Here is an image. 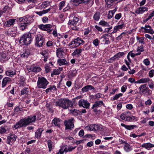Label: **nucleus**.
<instances>
[{
	"label": "nucleus",
	"instance_id": "nucleus-33",
	"mask_svg": "<svg viewBox=\"0 0 154 154\" xmlns=\"http://www.w3.org/2000/svg\"><path fill=\"white\" fill-rule=\"evenodd\" d=\"M8 130V127L6 126H2L0 127V134H4Z\"/></svg>",
	"mask_w": 154,
	"mask_h": 154
},
{
	"label": "nucleus",
	"instance_id": "nucleus-1",
	"mask_svg": "<svg viewBox=\"0 0 154 154\" xmlns=\"http://www.w3.org/2000/svg\"><path fill=\"white\" fill-rule=\"evenodd\" d=\"M36 115H31L22 119L16 125H14V128L16 129L20 128L26 127L31 123L35 122L36 119Z\"/></svg>",
	"mask_w": 154,
	"mask_h": 154
},
{
	"label": "nucleus",
	"instance_id": "nucleus-22",
	"mask_svg": "<svg viewBox=\"0 0 154 154\" xmlns=\"http://www.w3.org/2000/svg\"><path fill=\"white\" fill-rule=\"evenodd\" d=\"M142 28L144 29L145 32L146 33H148L152 34L154 33V31L151 29V27L149 25H145V27H143Z\"/></svg>",
	"mask_w": 154,
	"mask_h": 154
},
{
	"label": "nucleus",
	"instance_id": "nucleus-60",
	"mask_svg": "<svg viewBox=\"0 0 154 154\" xmlns=\"http://www.w3.org/2000/svg\"><path fill=\"white\" fill-rule=\"evenodd\" d=\"M119 59L125 54L123 52H119L116 54Z\"/></svg>",
	"mask_w": 154,
	"mask_h": 154
},
{
	"label": "nucleus",
	"instance_id": "nucleus-4",
	"mask_svg": "<svg viewBox=\"0 0 154 154\" xmlns=\"http://www.w3.org/2000/svg\"><path fill=\"white\" fill-rule=\"evenodd\" d=\"M33 21V19L30 16L26 15L24 17L23 21L20 24V29L22 30H24L26 29L27 28L28 26Z\"/></svg>",
	"mask_w": 154,
	"mask_h": 154
},
{
	"label": "nucleus",
	"instance_id": "nucleus-24",
	"mask_svg": "<svg viewBox=\"0 0 154 154\" xmlns=\"http://www.w3.org/2000/svg\"><path fill=\"white\" fill-rule=\"evenodd\" d=\"M94 89V88L92 85H86L82 88V93H83L87 92L89 90Z\"/></svg>",
	"mask_w": 154,
	"mask_h": 154
},
{
	"label": "nucleus",
	"instance_id": "nucleus-26",
	"mask_svg": "<svg viewBox=\"0 0 154 154\" xmlns=\"http://www.w3.org/2000/svg\"><path fill=\"white\" fill-rule=\"evenodd\" d=\"M7 75L12 77L13 75L16 74V71L15 70L8 69L5 72Z\"/></svg>",
	"mask_w": 154,
	"mask_h": 154
},
{
	"label": "nucleus",
	"instance_id": "nucleus-45",
	"mask_svg": "<svg viewBox=\"0 0 154 154\" xmlns=\"http://www.w3.org/2000/svg\"><path fill=\"white\" fill-rule=\"evenodd\" d=\"M25 79L23 76H21L20 77V80L19 81V83L20 85H23L25 83Z\"/></svg>",
	"mask_w": 154,
	"mask_h": 154
},
{
	"label": "nucleus",
	"instance_id": "nucleus-10",
	"mask_svg": "<svg viewBox=\"0 0 154 154\" xmlns=\"http://www.w3.org/2000/svg\"><path fill=\"white\" fill-rule=\"evenodd\" d=\"M38 27L40 29L47 31L48 33H51L53 30L52 25L50 24L46 25L40 24L38 26Z\"/></svg>",
	"mask_w": 154,
	"mask_h": 154
},
{
	"label": "nucleus",
	"instance_id": "nucleus-21",
	"mask_svg": "<svg viewBox=\"0 0 154 154\" xmlns=\"http://www.w3.org/2000/svg\"><path fill=\"white\" fill-rule=\"evenodd\" d=\"M79 20V19L77 17H74L73 19L69 20L68 24L72 26H75L78 23Z\"/></svg>",
	"mask_w": 154,
	"mask_h": 154
},
{
	"label": "nucleus",
	"instance_id": "nucleus-25",
	"mask_svg": "<svg viewBox=\"0 0 154 154\" xmlns=\"http://www.w3.org/2000/svg\"><path fill=\"white\" fill-rule=\"evenodd\" d=\"M15 20L16 19H9L5 22V25L7 27H9L11 26L14 25Z\"/></svg>",
	"mask_w": 154,
	"mask_h": 154
},
{
	"label": "nucleus",
	"instance_id": "nucleus-28",
	"mask_svg": "<svg viewBox=\"0 0 154 154\" xmlns=\"http://www.w3.org/2000/svg\"><path fill=\"white\" fill-rule=\"evenodd\" d=\"M141 146L145 148L146 149H149L154 147V145L150 143H147L143 144L141 145Z\"/></svg>",
	"mask_w": 154,
	"mask_h": 154
},
{
	"label": "nucleus",
	"instance_id": "nucleus-13",
	"mask_svg": "<svg viewBox=\"0 0 154 154\" xmlns=\"http://www.w3.org/2000/svg\"><path fill=\"white\" fill-rule=\"evenodd\" d=\"M102 106H104V104L102 100L97 101L93 105L92 109L94 110V112H96L97 111V108L101 107Z\"/></svg>",
	"mask_w": 154,
	"mask_h": 154
},
{
	"label": "nucleus",
	"instance_id": "nucleus-47",
	"mask_svg": "<svg viewBox=\"0 0 154 154\" xmlns=\"http://www.w3.org/2000/svg\"><path fill=\"white\" fill-rule=\"evenodd\" d=\"M100 41L98 38H96L93 42V44L95 47H97L99 45Z\"/></svg>",
	"mask_w": 154,
	"mask_h": 154
},
{
	"label": "nucleus",
	"instance_id": "nucleus-37",
	"mask_svg": "<svg viewBox=\"0 0 154 154\" xmlns=\"http://www.w3.org/2000/svg\"><path fill=\"white\" fill-rule=\"evenodd\" d=\"M50 10V9L46 10H44L40 11H36V13L39 16H42V14H45L48 12Z\"/></svg>",
	"mask_w": 154,
	"mask_h": 154
},
{
	"label": "nucleus",
	"instance_id": "nucleus-43",
	"mask_svg": "<svg viewBox=\"0 0 154 154\" xmlns=\"http://www.w3.org/2000/svg\"><path fill=\"white\" fill-rule=\"evenodd\" d=\"M99 24L103 26L107 27L109 26L108 23L104 21H101L99 22Z\"/></svg>",
	"mask_w": 154,
	"mask_h": 154
},
{
	"label": "nucleus",
	"instance_id": "nucleus-6",
	"mask_svg": "<svg viewBox=\"0 0 154 154\" xmlns=\"http://www.w3.org/2000/svg\"><path fill=\"white\" fill-rule=\"evenodd\" d=\"M36 42L35 45L38 47L42 46L44 44L45 38L41 35L39 34L35 35Z\"/></svg>",
	"mask_w": 154,
	"mask_h": 154
},
{
	"label": "nucleus",
	"instance_id": "nucleus-51",
	"mask_svg": "<svg viewBox=\"0 0 154 154\" xmlns=\"http://www.w3.org/2000/svg\"><path fill=\"white\" fill-rule=\"evenodd\" d=\"M28 88H24L21 91V95H24L25 94H27L28 93V91L27 89Z\"/></svg>",
	"mask_w": 154,
	"mask_h": 154
},
{
	"label": "nucleus",
	"instance_id": "nucleus-59",
	"mask_svg": "<svg viewBox=\"0 0 154 154\" xmlns=\"http://www.w3.org/2000/svg\"><path fill=\"white\" fill-rule=\"evenodd\" d=\"M53 42L51 41H48L46 43L47 46L48 47L52 46L53 45Z\"/></svg>",
	"mask_w": 154,
	"mask_h": 154
},
{
	"label": "nucleus",
	"instance_id": "nucleus-52",
	"mask_svg": "<svg viewBox=\"0 0 154 154\" xmlns=\"http://www.w3.org/2000/svg\"><path fill=\"white\" fill-rule=\"evenodd\" d=\"M143 62L145 65L146 66H148L150 64V61L148 59H146L143 60Z\"/></svg>",
	"mask_w": 154,
	"mask_h": 154
},
{
	"label": "nucleus",
	"instance_id": "nucleus-27",
	"mask_svg": "<svg viewBox=\"0 0 154 154\" xmlns=\"http://www.w3.org/2000/svg\"><path fill=\"white\" fill-rule=\"evenodd\" d=\"M44 130L41 128H38L35 132V137L37 138H40L41 136L42 132Z\"/></svg>",
	"mask_w": 154,
	"mask_h": 154
},
{
	"label": "nucleus",
	"instance_id": "nucleus-23",
	"mask_svg": "<svg viewBox=\"0 0 154 154\" xmlns=\"http://www.w3.org/2000/svg\"><path fill=\"white\" fill-rule=\"evenodd\" d=\"M148 8L146 7H140L137 9L136 10L135 12L136 14H142L145 11L148 10Z\"/></svg>",
	"mask_w": 154,
	"mask_h": 154
},
{
	"label": "nucleus",
	"instance_id": "nucleus-11",
	"mask_svg": "<svg viewBox=\"0 0 154 154\" xmlns=\"http://www.w3.org/2000/svg\"><path fill=\"white\" fill-rule=\"evenodd\" d=\"M78 105L79 107L82 106L84 108L88 109L90 103L87 100L82 99L79 101Z\"/></svg>",
	"mask_w": 154,
	"mask_h": 154
},
{
	"label": "nucleus",
	"instance_id": "nucleus-29",
	"mask_svg": "<svg viewBox=\"0 0 154 154\" xmlns=\"http://www.w3.org/2000/svg\"><path fill=\"white\" fill-rule=\"evenodd\" d=\"M11 82V79L9 77H5L4 78L2 82V87H4L5 85Z\"/></svg>",
	"mask_w": 154,
	"mask_h": 154
},
{
	"label": "nucleus",
	"instance_id": "nucleus-14",
	"mask_svg": "<svg viewBox=\"0 0 154 154\" xmlns=\"http://www.w3.org/2000/svg\"><path fill=\"white\" fill-rule=\"evenodd\" d=\"M118 25L115 26L114 28V31L112 33L116 32L122 29L123 27H125V25L122 21H120L118 23Z\"/></svg>",
	"mask_w": 154,
	"mask_h": 154
},
{
	"label": "nucleus",
	"instance_id": "nucleus-40",
	"mask_svg": "<svg viewBox=\"0 0 154 154\" xmlns=\"http://www.w3.org/2000/svg\"><path fill=\"white\" fill-rule=\"evenodd\" d=\"M108 34H106L103 35L101 37L102 38H104L105 39V45H108L110 43V42L109 40V38H105V36H108Z\"/></svg>",
	"mask_w": 154,
	"mask_h": 154
},
{
	"label": "nucleus",
	"instance_id": "nucleus-42",
	"mask_svg": "<svg viewBox=\"0 0 154 154\" xmlns=\"http://www.w3.org/2000/svg\"><path fill=\"white\" fill-rule=\"evenodd\" d=\"M56 86L54 85L53 86H51L49 88L46 89L45 90V92L47 93H48L50 91H51L52 90L53 91L56 90Z\"/></svg>",
	"mask_w": 154,
	"mask_h": 154
},
{
	"label": "nucleus",
	"instance_id": "nucleus-54",
	"mask_svg": "<svg viewBox=\"0 0 154 154\" xmlns=\"http://www.w3.org/2000/svg\"><path fill=\"white\" fill-rule=\"evenodd\" d=\"M22 110V108H19V106H17L14 109V114H16L19 111H21Z\"/></svg>",
	"mask_w": 154,
	"mask_h": 154
},
{
	"label": "nucleus",
	"instance_id": "nucleus-8",
	"mask_svg": "<svg viewBox=\"0 0 154 154\" xmlns=\"http://www.w3.org/2000/svg\"><path fill=\"white\" fill-rule=\"evenodd\" d=\"M145 84L140 86L139 87L140 93L145 95L147 93L148 95H150L152 94V91Z\"/></svg>",
	"mask_w": 154,
	"mask_h": 154
},
{
	"label": "nucleus",
	"instance_id": "nucleus-17",
	"mask_svg": "<svg viewBox=\"0 0 154 154\" xmlns=\"http://www.w3.org/2000/svg\"><path fill=\"white\" fill-rule=\"evenodd\" d=\"M64 50L62 48H59L57 49L56 55L57 57L60 58L63 57Z\"/></svg>",
	"mask_w": 154,
	"mask_h": 154
},
{
	"label": "nucleus",
	"instance_id": "nucleus-55",
	"mask_svg": "<svg viewBox=\"0 0 154 154\" xmlns=\"http://www.w3.org/2000/svg\"><path fill=\"white\" fill-rule=\"evenodd\" d=\"M107 5H111V4L115 1V0H105Z\"/></svg>",
	"mask_w": 154,
	"mask_h": 154
},
{
	"label": "nucleus",
	"instance_id": "nucleus-53",
	"mask_svg": "<svg viewBox=\"0 0 154 154\" xmlns=\"http://www.w3.org/2000/svg\"><path fill=\"white\" fill-rule=\"evenodd\" d=\"M48 2H44L41 5V7L43 8H45L48 6Z\"/></svg>",
	"mask_w": 154,
	"mask_h": 154
},
{
	"label": "nucleus",
	"instance_id": "nucleus-35",
	"mask_svg": "<svg viewBox=\"0 0 154 154\" xmlns=\"http://www.w3.org/2000/svg\"><path fill=\"white\" fill-rule=\"evenodd\" d=\"M149 78L141 79L135 82L136 83H144L149 81Z\"/></svg>",
	"mask_w": 154,
	"mask_h": 154
},
{
	"label": "nucleus",
	"instance_id": "nucleus-31",
	"mask_svg": "<svg viewBox=\"0 0 154 154\" xmlns=\"http://www.w3.org/2000/svg\"><path fill=\"white\" fill-rule=\"evenodd\" d=\"M57 63L60 66L66 65L68 64L65 59H61L60 58L57 60Z\"/></svg>",
	"mask_w": 154,
	"mask_h": 154
},
{
	"label": "nucleus",
	"instance_id": "nucleus-32",
	"mask_svg": "<svg viewBox=\"0 0 154 154\" xmlns=\"http://www.w3.org/2000/svg\"><path fill=\"white\" fill-rule=\"evenodd\" d=\"M100 17V12L99 11H97L94 14L93 18L94 20L98 21L99 20Z\"/></svg>",
	"mask_w": 154,
	"mask_h": 154
},
{
	"label": "nucleus",
	"instance_id": "nucleus-18",
	"mask_svg": "<svg viewBox=\"0 0 154 154\" xmlns=\"http://www.w3.org/2000/svg\"><path fill=\"white\" fill-rule=\"evenodd\" d=\"M84 49L80 48H77L72 54V55L73 57H79L81 55V53Z\"/></svg>",
	"mask_w": 154,
	"mask_h": 154
},
{
	"label": "nucleus",
	"instance_id": "nucleus-63",
	"mask_svg": "<svg viewBox=\"0 0 154 154\" xmlns=\"http://www.w3.org/2000/svg\"><path fill=\"white\" fill-rule=\"evenodd\" d=\"M127 87L125 85H123L121 88V91L122 92H124L126 91L127 89Z\"/></svg>",
	"mask_w": 154,
	"mask_h": 154
},
{
	"label": "nucleus",
	"instance_id": "nucleus-61",
	"mask_svg": "<svg viewBox=\"0 0 154 154\" xmlns=\"http://www.w3.org/2000/svg\"><path fill=\"white\" fill-rule=\"evenodd\" d=\"M154 74V70L152 69L150 70L149 72V76L150 77H152L153 76Z\"/></svg>",
	"mask_w": 154,
	"mask_h": 154
},
{
	"label": "nucleus",
	"instance_id": "nucleus-41",
	"mask_svg": "<svg viewBox=\"0 0 154 154\" xmlns=\"http://www.w3.org/2000/svg\"><path fill=\"white\" fill-rule=\"evenodd\" d=\"M122 95L123 94L122 93L116 94L114 97H111V100L113 101L117 100L120 97L122 96Z\"/></svg>",
	"mask_w": 154,
	"mask_h": 154
},
{
	"label": "nucleus",
	"instance_id": "nucleus-7",
	"mask_svg": "<svg viewBox=\"0 0 154 154\" xmlns=\"http://www.w3.org/2000/svg\"><path fill=\"white\" fill-rule=\"evenodd\" d=\"M74 119L73 118H71L68 120L64 121V125L65 126V130L69 129L72 130L74 127Z\"/></svg>",
	"mask_w": 154,
	"mask_h": 154
},
{
	"label": "nucleus",
	"instance_id": "nucleus-64",
	"mask_svg": "<svg viewBox=\"0 0 154 154\" xmlns=\"http://www.w3.org/2000/svg\"><path fill=\"white\" fill-rule=\"evenodd\" d=\"M29 54L26 52H25L21 55V57L23 58H27L28 57Z\"/></svg>",
	"mask_w": 154,
	"mask_h": 154
},
{
	"label": "nucleus",
	"instance_id": "nucleus-58",
	"mask_svg": "<svg viewBox=\"0 0 154 154\" xmlns=\"http://www.w3.org/2000/svg\"><path fill=\"white\" fill-rule=\"evenodd\" d=\"M60 70L59 69H54L53 71V73L55 75H57L60 73Z\"/></svg>",
	"mask_w": 154,
	"mask_h": 154
},
{
	"label": "nucleus",
	"instance_id": "nucleus-44",
	"mask_svg": "<svg viewBox=\"0 0 154 154\" xmlns=\"http://www.w3.org/2000/svg\"><path fill=\"white\" fill-rule=\"evenodd\" d=\"M48 146L49 148V151H51L52 150V142L50 140H48L47 141Z\"/></svg>",
	"mask_w": 154,
	"mask_h": 154
},
{
	"label": "nucleus",
	"instance_id": "nucleus-34",
	"mask_svg": "<svg viewBox=\"0 0 154 154\" xmlns=\"http://www.w3.org/2000/svg\"><path fill=\"white\" fill-rule=\"evenodd\" d=\"M70 111L74 116H77L78 115H81V111L79 110L74 109L70 110Z\"/></svg>",
	"mask_w": 154,
	"mask_h": 154
},
{
	"label": "nucleus",
	"instance_id": "nucleus-56",
	"mask_svg": "<svg viewBox=\"0 0 154 154\" xmlns=\"http://www.w3.org/2000/svg\"><path fill=\"white\" fill-rule=\"evenodd\" d=\"M65 145L63 146L60 150V153L63 154L64 152H65Z\"/></svg>",
	"mask_w": 154,
	"mask_h": 154
},
{
	"label": "nucleus",
	"instance_id": "nucleus-49",
	"mask_svg": "<svg viewBox=\"0 0 154 154\" xmlns=\"http://www.w3.org/2000/svg\"><path fill=\"white\" fill-rule=\"evenodd\" d=\"M102 94L100 93H98L94 95L93 96V97L94 99H99L101 97Z\"/></svg>",
	"mask_w": 154,
	"mask_h": 154
},
{
	"label": "nucleus",
	"instance_id": "nucleus-30",
	"mask_svg": "<svg viewBox=\"0 0 154 154\" xmlns=\"http://www.w3.org/2000/svg\"><path fill=\"white\" fill-rule=\"evenodd\" d=\"M121 125L124 127L126 129L131 130L134 128L135 127H136V125H126L125 124L123 123L121 124Z\"/></svg>",
	"mask_w": 154,
	"mask_h": 154
},
{
	"label": "nucleus",
	"instance_id": "nucleus-38",
	"mask_svg": "<svg viewBox=\"0 0 154 154\" xmlns=\"http://www.w3.org/2000/svg\"><path fill=\"white\" fill-rule=\"evenodd\" d=\"M11 30V35H12L13 36H14L17 33V28L16 27H13L10 29Z\"/></svg>",
	"mask_w": 154,
	"mask_h": 154
},
{
	"label": "nucleus",
	"instance_id": "nucleus-5",
	"mask_svg": "<svg viewBox=\"0 0 154 154\" xmlns=\"http://www.w3.org/2000/svg\"><path fill=\"white\" fill-rule=\"evenodd\" d=\"M49 83V82L45 78L39 77L37 81V86L39 88L45 89Z\"/></svg>",
	"mask_w": 154,
	"mask_h": 154
},
{
	"label": "nucleus",
	"instance_id": "nucleus-2",
	"mask_svg": "<svg viewBox=\"0 0 154 154\" xmlns=\"http://www.w3.org/2000/svg\"><path fill=\"white\" fill-rule=\"evenodd\" d=\"M55 105L63 108L64 109H68L69 107L72 108L73 104L72 101L67 98L61 99L55 103Z\"/></svg>",
	"mask_w": 154,
	"mask_h": 154
},
{
	"label": "nucleus",
	"instance_id": "nucleus-48",
	"mask_svg": "<svg viewBox=\"0 0 154 154\" xmlns=\"http://www.w3.org/2000/svg\"><path fill=\"white\" fill-rule=\"evenodd\" d=\"M144 51L143 46L142 45H141L140 46H138L137 49V51L138 52H143Z\"/></svg>",
	"mask_w": 154,
	"mask_h": 154
},
{
	"label": "nucleus",
	"instance_id": "nucleus-3",
	"mask_svg": "<svg viewBox=\"0 0 154 154\" xmlns=\"http://www.w3.org/2000/svg\"><path fill=\"white\" fill-rule=\"evenodd\" d=\"M33 35L30 32L24 34L20 38L19 42L22 45L30 44L32 41Z\"/></svg>",
	"mask_w": 154,
	"mask_h": 154
},
{
	"label": "nucleus",
	"instance_id": "nucleus-16",
	"mask_svg": "<svg viewBox=\"0 0 154 154\" xmlns=\"http://www.w3.org/2000/svg\"><path fill=\"white\" fill-rule=\"evenodd\" d=\"M28 69L29 72H34L35 73L40 72L41 69L38 66H33Z\"/></svg>",
	"mask_w": 154,
	"mask_h": 154
},
{
	"label": "nucleus",
	"instance_id": "nucleus-20",
	"mask_svg": "<svg viewBox=\"0 0 154 154\" xmlns=\"http://www.w3.org/2000/svg\"><path fill=\"white\" fill-rule=\"evenodd\" d=\"M89 0H71L72 4L78 5L82 3H86L88 2Z\"/></svg>",
	"mask_w": 154,
	"mask_h": 154
},
{
	"label": "nucleus",
	"instance_id": "nucleus-57",
	"mask_svg": "<svg viewBox=\"0 0 154 154\" xmlns=\"http://www.w3.org/2000/svg\"><path fill=\"white\" fill-rule=\"evenodd\" d=\"M122 17V14L121 13H119L118 14H116L115 17V18L116 20L119 19Z\"/></svg>",
	"mask_w": 154,
	"mask_h": 154
},
{
	"label": "nucleus",
	"instance_id": "nucleus-15",
	"mask_svg": "<svg viewBox=\"0 0 154 154\" xmlns=\"http://www.w3.org/2000/svg\"><path fill=\"white\" fill-rule=\"evenodd\" d=\"M17 136L14 134H11L8 136L7 139L8 143L11 145L12 143L14 142L16 139Z\"/></svg>",
	"mask_w": 154,
	"mask_h": 154
},
{
	"label": "nucleus",
	"instance_id": "nucleus-62",
	"mask_svg": "<svg viewBox=\"0 0 154 154\" xmlns=\"http://www.w3.org/2000/svg\"><path fill=\"white\" fill-rule=\"evenodd\" d=\"M76 147V146L73 147L72 146H68V152L72 151Z\"/></svg>",
	"mask_w": 154,
	"mask_h": 154
},
{
	"label": "nucleus",
	"instance_id": "nucleus-36",
	"mask_svg": "<svg viewBox=\"0 0 154 154\" xmlns=\"http://www.w3.org/2000/svg\"><path fill=\"white\" fill-rule=\"evenodd\" d=\"M124 149L125 151L128 152L132 150V146L127 143H125V145L124 146Z\"/></svg>",
	"mask_w": 154,
	"mask_h": 154
},
{
	"label": "nucleus",
	"instance_id": "nucleus-39",
	"mask_svg": "<svg viewBox=\"0 0 154 154\" xmlns=\"http://www.w3.org/2000/svg\"><path fill=\"white\" fill-rule=\"evenodd\" d=\"M42 54L43 56L42 58H44V61L46 62L47 60V59L49 57L48 53L46 51L42 52Z\"/></svg>",
	"mask_w": 154,
	"mask_h": 154
},
{
	"label": "nucleus",
	"instance_id": "nucleus-19",
	"mask_svg": "<svg viewBox=\"0 0 154 154\" xmlns=\"http://www.w3.org/2000/svg\"><path fill=\"white\" fill-rule=\"evenodd\" d=\"M61 121V119L57 118H55L52 121V123L54 125V126H57L60 128V122Z\"/></svg>",
	"mask_w": 154,
	"mask_h": 154
},
{
	"label": "nucleus",
	"instance_id": "nucleus-9",
	"mask_svg": "<svg viewBox=\"0 0 154 154\" xmlns=\"http://www.w3.org/2000/svg\"><path fill=\"white\" fill-rule=\"evenodd\" d=\"M87 130L90 131H96L97 130H102L103 128L99 124H91L86 127Z\"/></svg>",
	"mask_w": 154,
	"mask_h": 154
},
{
	"label": "nucleus",
	"instance_id": "nucleus-46",
	"mask_svg": "<svg viewBox=\"0 0 154 154\" xmlns=\"http://www.w3.org/2000/svg\"><path fill=\"white\" fill-rule=\"evenodd\" d=\"M119 59V58H118L116 54L113 57L109 59V60L110 62H112L113 61L117 60Z\"/></svg>",
	"mask_w": 154,
	"mask_h": 154
},
{
	"label": "nucleus",
	"instance_id": "nucleus-12",
	"mask_svg": "<svg viewBox=\"0 0 154 154\" xmlns=\"http://www.w3.org/2000/svg\"><path fill=\"white\" fill-rule=\"evenodd\" d=\"M80 38L78 37L75 39L74 40L72 41L68 45L69 46H71L72 48H75L79 46L80 45V43L79 42Z\"/></svg>",
	"mask_w": 154,
	"mask_h": 154
},
{
	"label": "nucleus",
	"instance_id": "nucleus-50",
	"mask_svg": "<svg viewBox=\"0 0 154 154\" xmlns=\"http://www.w3.org/2000/svg\"><path fill=\"white\" fill-rule=\"evenodd\" d=\"M76 71L75 70H73L69 73V76L70 77H74L76 75Z\"/></svg>",
	"mask_w": 154,
	"mask_h": 154
}]
</instances>
